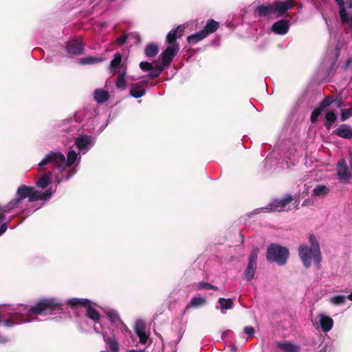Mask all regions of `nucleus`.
Wrapping results in <instances>:
<instances>
[{"label":"nucleus","instance_id":"nucleus-52","mask_svg":"<svg viewBox=\"0 0 352 352\" xmlns=\"http://www.w3.org/2000/svg\"><path fill=\"white\" fill-rule=\"evenodd\" d=\"M334 102H336V106L338 107V108H340L342 106V100L341 98H339V99H336L334 100Z\"/></svg>","mask_w":352,"mask_h":352},{"label":"nucleus","instance_id":"nucleus-26","mask_svg":"<svg viewBox=\"0 0 352 352\" xmlns=\"http://www.w3.org/2000/svg\"><path fill=\"white\" fill-rule=\"evenodd\" d=\"M146 94V89L140 87V83L133 85V88L130 90V94L135 98L142 97Z\"/></svg>","mask_w":352,"mask_h":352},{"label":"nucleus","instance_id":"nucleus-48","mask_svg":"<svg viewBox=\"0 0 352 352\" xmlns=\"http://www.w3.org/2000/svg\"><path fill=\"white\" fill-rule=\"evenodd\" d=\"M127 38H128V35L127 34H122L120 36H119L117 39H116V42L119 44V45H123L124 43H125L127 41Z\"/></svg>","mask_w":352,"mask_h":352},{"label":"nucleus","instance_id":"nucleus-11","mask_svg":"<svg viewBox=\"0 0 352 352\" xmlns=\"http://www.w3.org/2000/svg\"><path fill=\"white\" fill-rule=\"evenodd\" d=\"M274 12L278 13L279 16H282L289 9L293 8L294 2L293 0H286L285 1H277L272 3Z\"/></svg>","mask_w":352,"mask_h":352},{"label":"nucleus","instance_id":"nucleus-38","mask_svg":"<svg viewBox=\"0 0 352 352\" xmlns=\"http://www.w3.org/2000/svg\"><path fill=\"white\" fill-rule=\"evenodd\" d=\"M107 317L111 322H120L121 324L124 325V323L121 320L119 314L116 311H110L107 312Z\"/></svg>","mask_w":352,"mask_h":352},{"label":"nucleus","instance_id":"nucleus-36","mask_svg":"<svg viewBox=\"0 0 352 352\" xmlns=\"http://www.w3.org/2000/svg\"><path fill=\"white\" fill-rule=\"evenodd\" d=\"M218 302L222 309H229L233 306L232 300L230 298H220L218 300Z\"/></svg>","mask_w":352,"mask_h":352},{"label":"nucleus","instance_id":"nucleus-40","mask_svg":"<svg viewBox=\"0 0 352 352\" xmlns=\"http://www.w3.org/2000/svg\"><path fill=\"white\" fill-rule=\"evenodd\" d=\"M13 208H14L11 206L10 203H8V205H4L3 206H1L0 205V223L5 220V214Z\"/></svg>","mask_w":352,"mask_h":352},{"label":"nucleus","instance_id":"nucleus-43","mask_svg":"<svg viewBox=\"0 0 352 352\" xmlns=\"http://www.w3.org/2000/svg\"><path fill=\"white\" fill-rule=\"evenodd\" d=\"M322 111L316 107L314 109L311 113L310 121L312 123H316L318 119L319 116L321 114Z\"/></svg>","mask_w":352,"mask_h":352},{"label":"nucleus","instance_id":"nucleus-5","mask_svg":"<svg viewBox=\"0 0 352 352\" xmlns=\"http://www.w3.org/2000/svg\"><path fill=\"white\" fill-rule=\"evenodd\" d=\"M289 255L287 248L277 243H271L267 249L266 258L270 262H275L279 265L287 263Z\"/></svg>","mask_w":352,"mask_h":352},{"label":"nucleus","instance_id":"nucleus-55","mask_svg":"<svg viewBox=\"0 0 352 352\" xmlns=\"http://www.w3.org/2000/svg\"><path fill=\"white\" fill-rule=\"evenodd\" d=\"M73 174L72 170H69L65 176V179L67 180Z\"/></svg>","mask_w":352,"mask_h":352},{"label":"nucleus","instance_id":"nucleus-34","mask_svg":"<svg viewBox=\"0 0 352 352\" xmlns=\"http://www.w3.org/2000/svg\"><path fill=\"white\" fill-rule=\"evenodd\" d=\"M77 159V154L76 153L72 150L68 151L67 154V158H65V168L66 167H70L72 166L75 161Z\"/></svg>","mask_w":352,"mask_h":352},{"label":"nucleus","instance_id":"nucleus-6","mask_svg":"<svg viewBox=\"0 0 352 352\" xmlns=\"http://www.w3.org/2000/svg\"><path fill=\"white\" fill-rule=\"evenodd\" d=\"M294 200V197L291 194H287L285 197L281 199H275L266 207L270 212H283L289 211V208L287 206Z\"/></svg>","mask_w":352,"mask_h":352},{"label":"nucleus","instance_id":"nucleus-3","mask_svg":"<svg viewBox=\"0 0 352 352\" xmlns=\"http://www.w3.org/2000/svg\"><path fill=\"white\" fill-rule=\"evenodd\" d=\"M28 316L53 314L56 311H62L61 304L55 298L40 299L35 305L26 309Z\"/></svg>","mask_w":352,"mask_h":352},{"label":"nucleus","instance_id":"nucleus-61","mask_svg":"<svg viewBox=\"0 0 352 352\" xmlns=\"http://www.w3.org/2000/svg\"><path fill=\"white\" fill-rule=\"evenodd\" d=\"M128 352H146V351H145V350L136 351V350L132 349V350H129Z\"/></svg>","mask_w":352,"mask_h":352},{"label":"nucleus","instance_id":"nucleus-24","mask_svg":"<svg viewBox=\"0 0 352 352\" xmlns=\"http://www.w3.org/2000/svg\"><path fill=\"white\" fill-rule=\"evenodd\" d=\"M90 144V138L87 135H80L75 140L77 148L82 151Z\"/></svg>","mask_w":352,"mask_h":352},{"label":"nucleus","instance_id":"nucleus-30","mask_svg":"<svg viewBox=\"0 0 352 352\" xmlns=\"http://www.w3.org/2000/svg\"><path fill=\"white\" fill-rule=\"evenodd\" d=\"M329 188L324 185L317 186L312 190L311 195L315 197L324 196L329 192Z\"/></svg>","mask_w":352,"mask_h":352},{"label":"nucleus","instance_id":"nucleus-49","mask_svg":"<svg viewBox=\"0 0 352 352\" xmlns=\"http://www.w3.org/2000/svg\"><path fill=\"white\" fill-rule=\"evenodd\" d=\"M341 23L342 24H345V23H349V28L351 29H352V16H349L348 13L346 12V19L344 21H341Z\"/></svg>","mask_w":352,"mask_h":352},{"label":"nucleus","instance_id":"nucleus-8","mask_svg":"<svg viewBox=\"0 0 352 352\" xmlns=\"http://www.w3.org/2000/svg\"><path fill=\"white\" fill-rule=\"evenodd\" d=\"M184 26L179 25L175 29L170 31L166 36L168 46L175 47L179 49V45L177 38H182L184 35Z\"/></svg>","mask_w":352,"mask_h":352},{"label":"nucleus","instance_id":"nucleus-33","mask_svg":"<svg viewBox=\"0 0 352 352\" xmlns=\"http://www.w3.org/2000/svg\"><path fill=\"white\" fill-rule=\"evenodd\" d=\"M18 316L16 315H12L8 319L0 318V322L7 327H12L16 324H18Z\"/></svg>","mask_w":352,"mask_h":352},{"label":"nucleus","instance_id":"nucleus-7","mask_svg":"<svg viewBox=\"0 0 352 352\" xmlns=\"http://www.w3.org/2000/svg\"><path fill=\"white\" fill-rule=\"evenodd\" d=\"M258 254V248L253 247L250 256H249V262L246 270H245V278L248 281H251L254 276V273L256 267V259Z\"/></svg>","mask_w":352,"mask_h":352},{"label":"nucleus","instance_id":"nucleus-58","mask_svg":"<svg viewBox=\"0 0 352 352\" xmlns=\"http://www.w3.org/2000/svg\"><path fill=\"white\" fill-rule=\"evenodd\" d=\"M7 340L6 338L0 336V343H6Z\"/></svg>","mask_w":352,"mask_h":352},{"label":"nucleus","instance_id":"nucleus-16","mask_svg":"<svg viewBox=\"0 0 352 352\" xmlns=\"http://www.w3.org/2000/svg\"><path fill=\"white\" fill-rule=\"evenodd\" d=\"M41 172H44L43 175L36 182L37 187L45 189L51 183L52 171H47L46 168H41Z\"/></svg>","mask_w":352,"mask_h":352},{"label":"nucleus","instance_id":"nucleus-62","mask_svg":"<svg viewBox=\"0 0 352 352\" xmlns=\"http://www.w3.org/2000/svg\"><path fill=\"white\" fill-rule=\"evenodd\" d=\"M347 298L352 301V292L347 296Z\"/></svg>","mask_w":352,"mask_h":352},{"label":"nucleus","instance_id":"nucleus-18","mask_svg":"<svg viewBox=\"0 0 352 352\" xmlns=\"http://www.w3.org/2000/svg\"><path fill=\"white\" fill-rule=\"evenodd\" d=\"M276 346L283 352H300V347L288 341L277 342Z\"/></svg>","mask_w":352,"mask_h":352},{"label":"nucleus","instance_id":"nucleus-10","mask_svg":"<svg viewBox=\"0 0 352 352\" xmlns=\"http://www.w3.org/2000/svg\"><path fill=\"white\" fill-rule=\"evenodd\" d=\"M337 175L340 181L344 184H346L351 177V171L344 158L340 160L338 163Z\"/></svg>","mask_w":352,"mask_h":352},{"label":"nucleus","instance_id":"nucleus-64","mask_svg":"<svg viewBox=\"0 0 352 352\" xmlns=\"http://www.w3.org/2000/svg\"><path fill=\"white\" fill-rule=\"evenodd\" d=\"M101 352H107V351H101Z\"/></svg>","mask_w":352,"mask_h":352},{"label":"nucleus","instance_id":"nucleus-53","mask_svg":"<svg viewBox=\"0 0 352 352\" xmlns=\"http://www.w3.org/2000/svg\"><path fill=\"white\" fill-rule=\"evenodd\" d=\"M346 8H352V0H346Z\"/></svg>","mask_w":352,"mask_h":352},{"label":"nucleus","instance_id":"nucleus-17","mask_svg":"<svg viewBox=\"0 0 352 352\" xmlns=\"http://www.w3.org/2000/svg\"><path fill=\"white\" fill-rule=\"evenodd\" d=\"M333 133L341 138L350 140L352 138V128L345 124H342L340 127L333 131Z\"/></svg>","mask_w":352,"mask_h":352},{"label":"nucleus","instance_id":"nucleus-14","mask_svg":"<svg viewBox=\"0 0 352 352\" xmlns=\"http://www.w3.org/2000/svg\"><path fill=\"white\" fill-rule=\"evenodd\" d=\"M289 30V22L287 20L282 19L272 24V31L279 35H284Z\"/></svg>","mask_w":352,"mask_h":352},{"label":"nucleus","instance_id":"nucleus-31","mask_svg":"<svg viewBox=\"0 0 352 352\" xmlns=\"http://www.w3.org/2000/svg\"><path fill=\"white\" fill-rule=\"evenodd\" d=\"M339 6V14L340 21H344L346 17V0H335Z\"/></svg>","mask_w":352,"mask_h":352},{"label":"nucleus","instance_id":"nucleus-59","mask_svg":"<svg viewBox=\"0 0 352 352\" xmlns=\"http://www.w3.org/2000/svg\"><path fill=\"white\" fill-rule=\"evenodd\" d=\"M349 164L352 170V153L349 154Z\"/></svg>","mask_w":352,"mask_h":352},{"label":"nucleus","instance_id":"nucleus-50","mask_svg":"<svg viewBox=\"0 0 352 352\" xmlns=\"http://www.w3.org/2000/svg\"><path fill=\"white\" fill-rule=\"evenodd\" d=\"M210 286H211L210 283H205V282H200L199 283V287L200 289H209Z\"/></svg>","mask_w":352,"mask_h":352},{"label":"nucleus","instance_id":"nucleus-60","mask_svg":"<svg viewBox=\"0 0 352 352\" xmlns=\"http://www.w3.org/2000/svg\"><path fill=\"white\" fill-rule=\"evenodd\" d=\"M213 289L214 291H218V287L210 284V289Z\"/></svg>","mask_w":352,"mask_h":352},{"label":"nucleus","instance_id":"nucleus-54","mask_svg":"<svg viewBox=\"0 0 352 352\" xmlns=\"http://www.w3.org/2000/svg\"><path fill=\"white\" fill-rule=\"evenodd\" d=\"M63 180V176H60L58 174L56 175V181L58 184H60Z\"/></svg>","mask_w":352,"mask_h":352},{"label":"nucleus","instance_id":"nucleus-25","mask_svg":"<svg viewBox=\"0 0 352 352\" xmlns=\"http://www.w3.org/2000/svg\"><path fill=\"white\" fill-rule=\"evenodd\" d=\"M87 307L86 316L88 318H90L95 322H98L100 320V313L93 307L90 306V305Z\"/></svg>","mask_w":352,"mask_h":352},{"label":"nucleus","instance_id":"nucleus-46","mask_svg":"<svg viewBox=\"0 0 352 352\" xmlns=\"http://www.w3.org/2000/svg\"><path fill=\"white\" fill-rule=\"evenodd\" d=\"M98 58L94 56H87L81 60L83 64H93L97 61Z\"/></svg>","mask_w":352,"mask_h":352},{"label":"nucleus","instance_id":"nucleus-28","mask_svg":"<svg viewBox=\"0 0 352 352\" xmlns=\"http://www.w3.org/2000/svg\"><path fill=\"white\" fill-rule=\"evenodd\" d=\"M159 53V46L155 43H148L145 48V54L148 57H155Z\"/></svg>","mask_w":352,"mask_h":352},{"label":"nucleus","instance_id":"nucleus-35","mask_svg":"<svg viewBox=\"0 0 352 352\" xmlns=\"http://www.w3.org/2000/svg\"><path fill=\"white\" fill-rule=\"evenodd\" d=\"M206 303V298L202 297H194L190 300V305L186 307L188 309L190 306L192 307H198V306H202Z\"/></svg>","mask_w":352,"mask_h":352},{"label":"nucleus","instance_id":"nucleus-57","mask_svg":"<svg viewBox=\"0 0 352 352\" xmlns=\"http://www.w3.org/2000/svg\"><path fill=\"white\" fill-rule=\"evenodd\" d=\"M140 85V87H143V86H146L148 84V80H142L139 82Z\"/></svg>","mask_w":352,"mask_h":352},{"label":"nucleus","instance_id":"nucleus-29","mask_svg":"<svg viewBox=\"0 0 352 352\" xmlns=\"http://www.w3.org/2000/svg\"><path fill=\"white\" fill-rule=\"evenodd\" d=\"M337 115L333 111H329L325 114V120L326 122L324 123V126L329 129L332 126V124L336 121Z\"/></svg>","mask_w":352,"mask_h":352},{"label":"nucleus","instance_id":"nucleus-45","mask_svg":"<svg viewBox=\"0 0 352 352\" xmlns=\"http://www.w3.org/2000/svg\"><path fill=\"white\" fill-rule=\"evenodd\" d=\"M345 302V297L342 295L336 296L331 298V302L336 305L344 304Z\"/></svg>","mask_w":352,"mask_h":352},{"label":"nucleus","instance_id":"nucleus-39","mask_svg":"<svg viewBox=\"0 0 352 352\" xmlns=\"http://www.w3.org/2000/svg\"><path fill=\"white\" fill-rule=\"evenodd\" d=\"M121 59H122V56H121L120 54L116 53L114 55V57L111 60V65H111V69L113 71L116 70V69H117L118 68L119 65L121 63Z\"/></svg>","mask_w":352,"mask_h":352},{"label":"nucleus","instance_id":"nucleus-44","mask_svg":"<svg viewBox=\"0 0 352 352\" xmlns=\"http://www.w3.org/2000/svg\"><path fill=\"white\" fill-rule=\"evenodd\" d=\"M139 67L140 69L143 70L144 72H150L153 68L152 64L148 61L140 62Z\"/></svg>","mask_w":352,"mask_h":352},{"label":"nucleus","instance_id":"nucleus-23","mask_svg":"<svg viewBox=\"0 0 352 352\" xmlns=\"http://www.w3.org/2000/svg\"><path fill=\"white\" fill-rule=\"evenodd\" d=\"M104 341L107 344L110 352H119L120 344L115 337L104 338Z\"/></svg>","mask_w":352,"mask_h":352},{"label":"nucleus","instance_id":"nucleus-12","mask_svg":"<svg viewBox=\"0 0 352 352\" xmlns=\"http://www.w3.org/2000/svg\"><path fill=\"white\" fill-rule=\"evenodd\" d=\"M135 332L139 338V342L142 344H146L148 339V336L146 333V324L142 320H138L135 324Z\"/></svg>","mask_w":352,"mask_h":352},{"label":"nucleus","instance_id":"nucleus-63","mask_svg":"<svg viewBox=\"0 0 352 352\" xmlns=\"http://www.w3.org/2000/svg\"><path fill=\"white\" fill-rule=\"evenodd\" d=\"M298 204H299V203H296V205H295V208H296V209H298V208H299V207L298 206Z\"/></svg>","mask_w":352,"mask_h":352},{"label":"nucleus","instance_id":"nucleus-32","mask_svg":"<svg viewBox=\"0 0 352 352\" xmlns=\"http://www.w3.org/2000/svg\"><path fill=\"white\" fill-rule=\"evenodd\" d=\"M166 68L161 65H157L153 67V69L150 71V73L147 75L149 78L154 79L159 77L161 73L164 71Z\"/></svg>","mask_w":352,"mask_h":352},{"label":"nucleus","instance_id":"nucleus-22","mask_svg":"<svg viewBox=\"0 0 352 352\" xmlns=\"http://www.w3.org/2000/svg\"><path fill=\"white\" fill-rule=\"evenodd\" d=\"M91 304V302L89 300L85 298H72L67 301L68 306L73 309L78 307V306L86 307Z\"/></svg>","mask_w":352,"mask_h":352},{"label":"nucleus","instance_id":"nucleus-21","mask_svg":"<svg viewBox=\"0 0 352 352\" xmlns=\"http://www.w3.org/2000/svg\"><path fill=\"white\" fill-rule=\"evenodd\" d=\"M219 27V23L213 19L208 20L206 23L203 30L204 34L208 36L210 34L214 33Z\"/></svg>","mask_w":352,"mask_h":352},{"label":"nucleus","instance_id":"nucleus-2","mask_svg":"<svg viewBox=\"0 0 352 352\" xmlns=\"http://www.w3.org/2000/svg\"><path fill=\"white\" fill-rule=\"evenodd\" d=\"M309 240L311 247L306 244H302L299 247V256L306 268L311 265V258L317 264H320L322 259L319 243L316 238L314 235H310Z\"/></svg>","mask_w":352,"mask_h":352},{"label":"nucleus","instance_id":"nucleus-13","mask_svg":"<svg viewBox=\"0 0 352 352\" xmlns=\"http://www.w3.org/2000/svg\"><path fill=\"white\" fill-rule=\"evenodd\" d=\"M67 52L73 56L81 55L83 53L84 48L80 41H72L67 43L66 47Z\"/></svg>","mask_w":352,"mask_h":352},{"label":"nucleus","instance_id":"nucleus-4","mask_svg":"<svg viewBox=\"0 0 352 352\" xmlns=\"http://www.w3.org/2000/svg\"><path fill=\"white\" fill-rule=\"evenodd\" d=\"M38 165L41 168L48 165L52 172L57 170L62 174L65 170V157L61 153L51 151L44 157Z\"/></svg>","mask_w":352,"mask_h":352},{"label":"nucleus","instance_id":"nucleus-15","mask_svg":"<svg viewBox=\"0 0 352 352\" xmlns=\"http://www.w3.org/2000/svg\"><path fill=\"white\" fill-rule=\"evenodd\" d=\"M274 13V6L272 3L267 6H258L254 10V16L258 17H266Z\"/></svg>","mask_w":352,"mask_h":352},{"label":"nucleus","instance_id":"nucleus-42","mask_svg":"<svg viewBox=\"0 0 352 352\" xmlns=\"http://www.w3.org/2000/svg\"><path fill=\"white\" fill-rule=\"evenodd\" d=\"M116 85L118 89H124L126 87V79L124 78V73L118 76Z\"/></svg>","mask_w":352,"mask_h":352},{"label":"nucleus","instance_id":"nucleus-56","mask_svg":"<svg viewBox=\"0 0 352 352\" xmlns=\"http://www.w3.org/2000/svg\"><path fill=\"white\" fill-rule=\"evenodd\" d=\"M352 63V57H350L348 58L345 63V68L348 67L349 65H350Z\"/></svg>","mask_w":352,"mask_h":352},{"label":"nucleus","instance_id":"nucleus-27","mask_svg":"<svg viewBox=\"0 0 352 352\" xmlns=\"http://www.w3.org/2000/svg\"><path fill=\"white\" fill-rule=\"evenodd\" d=\"M207 36L206 34L204 33L202 30L196 32L194 34H191L187 38V41L189 44H196L199 41H202L205 38H206Z\"/></svg>","mask_w":352,"mask_h":352},{"label":"nucleus","instance_id":"nucleus-37","mask_svg":"<svg viewBox=\"0 0 352 352\" xmlns=\"http://www.w3.org/2000/svg\"><path fill=\"white\" fill-rule=\"evenodd\" d=\"M333 102V98L332 96H327L320 102L318 108L322 111L325 108H328Z\"/></svg>","mask_w":352,"mask_h":352},{"label":"nucleus","instance_id":"nucleus-51","mask_svg":"<svg viewBox=\"0 0 352 352\" xmlns=\"http://www.w3.org/2000/svg\"><path fill=\"white\" fill-rule=\"evenodd\" d=\"M8 229V223H3L0 226V236L2 235Z\"/></svg>","mask_w":352,"mask_h":352},{"label":"nucleus","instance_id":"nucleus-19","mask_svg":"<svg viewBox=\"0 0 352 352\" xmlns=\"http://www.w3.org/2000/svg\"><path fill=\"white\" fill-rule=\"evenodd\" d=\"M320 318V323L321 325V328L324 332H327L332 329V326L333 325V320L330 317L326 316L324 315L320 314L319 316Z\"/></svg>","mask_w":352,"mask_h":352},{"label":"nucleus","instance_id":"nucleus-9","mask_svg":"<svg viewBox=\"0 0 352 352\" xmlns=\"http://www.w3.org/2000/svg\"><path fill=\"white\" fill-rule=\"evenodd\" d=\"M179 50V49L177 47L168 46L160 55L162 60L161 65L165 68L168 67L173 58L178 54Z\"/></svg>","mask_w":352,"mask_h":352},{"label":"nucleus","instance_id":"nucleus-41","mask_svg":"<svg viewBox=\"0 0 352 352\" xmlns=\"http://www.w3.org/2000/svg\"><path fill=\"white\" fill-rule=\"evenodd\" d=\"M352 117V107L342 109L341 111L340 120L344 122Z\"/></svg>","mask_w":352,"mask_h":352},{"label":"nucleus","instance_id":"nucleus-20","mask_svg":"<svg viewBox=\"0 0 352 352\" xmlns=\"http://www.w3.org/2000/svg\"><path fill=\"white\" fill-rule=\"evenodd\" d=\"M109 98V94L108 91L104 89H95L94 99L98 104H103L108 101Z\"/></svg>","mask_w":352,"mask_h":352},{"label":"nucleus","instance_id":"nucleus-1","mask_svg":"<svg viewBox=\"0 0 352 352\" xmlns=\"http://www.w3.org/2000/svg\"><path fill=\"white\" fill-rule=\"evenodd\" d=\"M51 188H47L45 192H42L38 190H35L33 187L22 185L16 189L15 199L11 200L9 203L14 208L19 205L22 200L28 198L29 202H33L38 200H47L52 195Z\"/></svg>","mask_w":352,"mask_h":352},{"label":"nucleus","instance_id":"nucleus-47","mask_svg":"<svg viewBox=\"0 0 352 352\" xmlns=\"http://www.w3.org/2000/svg\"><path fill=\"white\" fill-rule=\"evenodd\" d=\"M243 331L250 337H252L254 335V329L253 327L246 326L245 329H243Z\"/></svg>","mask_w":352,"mask_h":352}]
</instances>
